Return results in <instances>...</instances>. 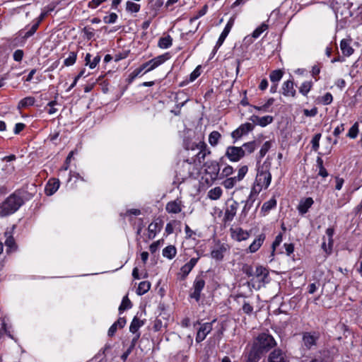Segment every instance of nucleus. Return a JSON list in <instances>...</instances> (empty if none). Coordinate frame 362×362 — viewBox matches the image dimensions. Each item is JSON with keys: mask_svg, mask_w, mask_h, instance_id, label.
<instances>
[{"mask_svg": "<svg viewBox=\"0 0 362 362\" xmlns=\"http://www.w3.org/2000/svg\"><path fill=\"white\" fill-rule=\"evenodd\" d=\"M31 197L32 195L24 189L16 190L0 205V216L4 217L15 213Z\"/></svg>", "mask_w": 362, "mask_h": 362, "instance_id": "1", "label": "nucleus"}, {"mask_svg": "<svg viewBox=\"0 0 362 362\" xmlns=\"http://www.w3.org/2000/svg\"><path fill=\"white\" fill-rule=\"evenodd\" d=\"M271 163L265 160L257 168L255 183L251 189L254 194H259L262 189H266L270 185L272 175L270 173Z\"/></svg>", "mask_w": 362, "mask_h": 362, "instance_id": "2", "label": "nucleus"}, {"mask_svg": "<svg viewBox=\"0 0 362 362\" xmlns=\"http://www.w3.org/2000/svg\"><path fill=\"white\" fill-rule=\"evenodd\" d=\"M169 58V54L165 53L144 63L139 68L135 69L130 73L129 76V82L133 81L139 75H140L141 74V71L145 70L144 74L151 71L165 62Z\"/></svg>", "mask_w": 362, "mask_h": 362, "instance_id": "3", "label": "nucleus"}, {"mask_svg": "<svg viewBox=\"0 0 362 362\" xmlns=\"http://www.w3.org/2000/svg\"><path fill=\"white\" fill-rule=\"evenodd\" d=\"M204 174L202 179L208 185H211L219 179L220 165L216 160H208L204 164Z\"/></svg>", "mask_w": 362, "mask_h": 362, "instance_id": "4", "label": "nucleus"}, {"mask_svg": "<svg viewBox=\"0 0 362 362\" xmlns=\"http://www.w3.org/2000/svg\"><path fill=\"white\" fill-rule=\"evenodd\" d=\"M269 276L268 270L262 266H257L255 270L254 276L248 282L249 286L258 290L267 282Z\"/></svg>", "mask_w": 362, "mask_h": 362, "instance_id": "5", "label": "nucleus"}, {"mask_svg": "<svg viewBox=\"0 0 362 362\" xmlns=\"http://www.w3.org/2000/svg\"><path fill=\"white\" fill-rule=\"evenodd\" d=\"M276 345L273 337L267 333H261L254 341L252 348L257 349L259 353L267 350Z\"/></svg>", "mask_w": 362, "mask_h": 362, "instance_id": "6", "label": "nucleus"}, {"mask_svg": "<svg viewBox=\"0 0 362 362\" xmlns=\"http://www.w3.org/2000/svg\"><path fill=\"white\" fill-rule=\"evenodd\" d=\"M204 287V279L203 277L197 276L193 282L192 288L189 292V297L198 303L200 300L201 293Z\"/></svg>", "mask_w": 362, "mask_h": 362, "instance_id": "7", "label": "nucleus"}, {"mask_svg": "<svg viewBox=\"0 0 362 362\" xmlns=\"http://www.w3.org/2000/svg\"><path fill=\"white\" fill-rule=\"evenodd\" d=\"M196 166L197 164L192 160H189V159H187L184 160L182 163L178 172V174L180 176L181 179L185 180L193 175L195 170H197V168Z\"/></svg>", "mask_w": 362, "mask_h": 362, "instance_id": "8", "label": "nucleus"}, {"mask_svg": "<svg viewBox=\"0 0 362 362\" xmlns=\"http://www.w3.org/2000/svg\"><path fill=\"white\" fill-rule=\"evenodd\" d=\"M194 146L199 150V152L197 153L194 158H192V160L196 164L201 165L206 157L211 154V152L204 141H199Z\"/></svg>", "mask_w": 362, "mask_h": 362, "instance_id": "9", "label": "nucleus"}, {"mask_svg": "<svg viewBox=\"0 0 362 362\" xmlns=\"http://www.w3.org/2000/svg\"><path fill=\"white\" fill-rule=\"evenodd\" d=\"M226 156L231 162H238L245 156V151L241 146H228L226 151Z\"/></svg>", "mask_w": 362, "mask_h": 362, "instance_id": "10", "label": "nucleus"}, {"mask_svg": "<svg viewBox=\"0 0 362 362\" xmlns=\"http://www.w3.org/2000/svg\"><path fill=\"white\" fill-rule=\"evenodd\" d=\"M234 23H235V17H231L227 24L226 25L223 30L222 31V33H221L217 42H216V44L214 48V50L213 52L215 53L218 49L219 47L223 45V42L225 41L226 38L227 37V36L228 35L229 33L230 32L233 25H234Z\"/></svg>", "mask_w": 362, "mask_h": 362, "instance_id": "11", "label": "nucleus"}, {"mask_svg": "<svg viewBox=\"0 0 362 362\" xmlns=\"http://www.w3.org/2000/svg\"><path fill=\"white\" fill-rule=\"evenodd\" d=\"M318 332H305L303 334V342L307 349H311L317 346V341L319 339Z\"/></svg>", "mask_w": 362, "mask_h": 362, "instance_id": "12", "label": "nucleus"}, {"mask_svg": "<svg viewBox=\"0 0 362 362\" xmlns=\"http://www.w3.org/2000/svg\"><path fill=\"white\" fill-rule=\"evenodd\" d=\"M230 237L233 240L241 242L247 240L250 236V232L243 229L240 227L230 228Z\"/></svg>", "mask_w": 362, "mask_h": 362, "instance_id": "13", "label": "nucleus"}, {"mask_svg": "<svg viewBox=\"0 0 362 362\" xmlns=\"http://www.w3.org/2000/svg\"><path fill=\"white\" fill-rule=\"evenodd\" d=\"M214 322L215 320H213L211 322H205L200 325L196 336L197 343H200L206 339V336L211 332Z\"/></svg>", "mask_w": 362, "mask_h": 362, "instance_id": "14", "label": "nucleus"}, {"mask_svg": "<svg viewBox=\"0 0 362 362\" xmlns=\"http://www.w3.org/2000/svg\"><path fill=\"white\" fill-rule=\"evenodd\" d=\"M238 206V202L235 200H232L230 203L227 204L223 216L224 222H230L234 218Z\"/></svg>", "mask_w": 362, "mask_h": 362, "instance_id": "15", "label": "nucleus"}, {"mask_svg": "<svg viewBox=\"0 0 362 362\" xmlns=\"http://www.w3.org/2000/svg\"><path fill=\"white\" fill-rule=\"evenodd\" d=\"M254 127L251 123L246 122L241 124L238 129L231 133V136L235 141L240 139L243 135L248 134L253 129Z\"/></svg>", "mask_w": 362, "mask_h": 362, "instance_id": "16", "label": "nucleus"}, {"mask_svg": "<svg viewBox=\"0 0 362 362\" xmlns=\"http://www.w3.org/2000/svg\"><path fill=\"white\" fill-rule=\"evenodd\" d=\"M281 93L285 97H296V90L294 88V82L293 79H288L283 83L281 88Z\"/></svg>", "mask_w": 362, "mask_h": 362, "instance_id": "17", "label": "nucleus"}, {"mask_svg": "<svg viewBox=\"0 0 362 362\" xmlns=\"http://www.w3.org/2000/svg\"><path fill=\"white\" fill-rule=\"evenodd\" d=\"M229 249V247L226 243H218L216 247L211 250V256L213 259L216 260H222L224 253Z\"/></svg>", "mask_w": 362, "mask_h": 362, "instance_id": "18", "label": "nucleus"}, {"mask_svg": "<svg viewBox=\"0 0 362 362\" xmlns=\"http://www.w3.org/2000/svg\"><path fill=\"white\" fill-rule=\"evenodd\" d=\"M314 204V200L312 197H305L302 198L297 206V210L298 211V214L301 216L305 215L306 213L308 212L309 209L311 208V206Z\"/></svg>", "mask_w": 362, "mask_h": 362, "instance_id": "19", "label": "nucleus"}, {"mask_svg": "<svg viewBox=\"0 0 362 362\" xmlns=\"http://www.w3.org/2000/svg\"><path fill=\"white\" fill-rule=\"evenodd\" d=\"M269 362H288L286 353L279 349L272 351L269 356Z\"/></svg>", "mask_w": 362, "mask_h": 362, "instance_id": "20", "label": "nucleus"}, {"mask_svg": "<svg viewBox=\"0 0 362 362\" xmlns=\"http://www.w3.org/2000/svg\"><path fill=\"white\" fill-rule=\"evenodd\" d=\"M351 42L352 39L350 37L343 39L340 42V48L341 52L346 57H350L354 52V49L351 45Z\"/></svg>", "mask_w": 362, "mask_h": 362, "instance_id": "21", "label": "nucleus"}, {"mask_svg": "<svg viewBox=\"0 0 362 362\" xmlns=\"http://www.w3.org/2000/svg\"><path fill=\"white\" fill-rule=\"evenodd\" d=\"M199 259V257H193L188 262L185 264L180 268V274L182 275V279H185L188 276V274L190 273V272L192 270V269L195 267V265L198 262Z\"/></svg>", "mask_w": 362, "mask_h": 362, "instance_id": "22", "label": "nucleus"}, {"mask_svg": "<svg viewBox=\"0 0 362 362\" xmlns=\"http://www.w3.org/2000/svg\"><path fill=\"white\" fill-rule=\"evenodd\" d=\"M182 209V201L178 199L169 202L165 206V210L170 214H178Z\"/></svg>", "mask_w": 362, "mask_h": 362, "instance_id": "23", "label": "nucleus"}, {"mask_svg": "<svg viewBox=\"0 0 362 362\" xmlns=\"http://www.w3.org/2000/svg\"><path fill=\"white\" fill-rule=\"evenodd\" d=\"M162 228V223L160 221H153L148 227V236L149 239H153L156 234L160 231Z\"/></svg>", "mask_w": 362, "mask_h": 362, "instance_id": "24", "label": "nucleus"}, {"mask_svg": "<svg viewBox=\"0 0 362 362\" xmlns=\"http://www.w3.org/2000/svg\"><path fill=\"white\" fill-rule=\"evenodd\" d=\"M258 194H254L252 190L250 191L248 198L245 201V206L242 210L241 216H243L244 217L247 216V213L252 207Z\"/></svg>", "mask_w": 362, "mask_h": 362, "instance_id": "25", "label": "nucleus"}, {"mask_svg": "<svg viewBox=\"0 0 362 362\" xmlns=\"http://www.w3.org/2000/svg\"><path fill=\"white\" fill-rule=\"evenodd\" d=\"M59 185L60 182L58 179H50L45 186V190L46 194L48 196L54 194L58 190Z\"/></svg>", "mask_w": 362, "mask_h": 362, "instance_id": "26", "label": "nucleus"}, {"mask_svg": "<svg viewBox=\"0 0 362 362\" xmlns=\"http://www.w3.org/2000/svg\"><path fill=\"white\" fill-rule=\"evenodd\" d=\"M265 240V235L262 233L255 238L253 242L250 245L247 251L250 253L257 252L262 245Z\"/></svg>", "mask_w": 362, "mask_h": 362, "instance_id": "27", "label": "nucleus"}, {"mask_svg": "<svg viewBox=\"0 0 362 362\" xmlns=\"http://www.w3.org/2000/svg\"><path fill=\"white\" fill-rule=\"evenodd\" d=\"M251 120L253 122H255L257 124L259 125L260 127H264L272 123L274 119L273 117L270 115H266L263 117L252 115L251 117Z\"/></svg>", "mask_w": 362, "mask_h": 362, "instance_id": "28", "label": "nucleus"}, {"mask_svg": "<svg viewBox=\"0 0 362 362\" xmlns=\"http://www.w3.org/2000/svg\"><path fill=\"white\" fill-rule=\"evenodd\" d=\"M91 57L92 56L90 53H87L85 57V62L86 66L93 69L97 66L101 58L99 54H97L95 57H94L93 59H91Z\"/></svg>", "mask_w": 362, "mask_h": 362, "instance_id": "29", "label": "nucleus"}, {"mask_svg": "<svg viewBox=\"0 0 362 362\" xmlns=\"http://www.w3.org/2000/svg\"><path fill=\"white\" fill-rule=\"evenodd\" d=\"M260 354L257 349L251 348L245 355V362H258L260 359Z\"/></svg>", "mask_w": 362, "mask_h": 362, "instance_id": "30", "label": "nucleus"}, {"mask_svg": "<svg viewBox=\"0 0 362 362\" xmlns=\"http://www.w3.org/2000/svg\"><path fill=\"white\" fill-rule=\"evenodd\" d=\"M201 69H202V66L201 65L197 66L195 68V69L190 74L189 79L182 81L180 83V86H183L185 85H187V84L195 81L201 75V73H202Z\"/></svg>", "mask_w": 362, "mask_h": 362, "instance_id": "31", "label": "nucleus"}, {"mask_svg": "<svg viewBox=\"0 0 362 362\" xmlns=\"http://www.w3.org/2000/svg\"><path fill=\"white\" fill-rule=\"evenodd\" d=\"M162 255L168 259H173L177 255V249L174 245H168L163 250Z\"/></svg>", "mask_w": 362, "mask_h": 362, "instance_id": "32", "label": "nucleus"}, {"mask_svg": "<svg viewBox=\"0 0 362 362\" xmlns=\"http://www.w3.org/2000/svg\"><path fill=\"white\" fill-rule=\"evenodd\" d=\"M221 137H222L221 134L218 131L211 132L209 135L208 140H209V144L213 147L216 146L218 144L219 141L221 139Z\"/></svg>", "mask_w": 362, "mask_h": 362, "instance_id": "33", "label": "nucleus"}, {"mask_svg": "<svg viewBox=\"0 0 362 362\" xmlns=\"http://www.w3.org/2000/svg\"><path fill=\"white\" fill-rule=\"evenodd\" d=\"M55 8V5L52 4L47 6H45L40 15L35 19L36 21H37L39 23H41V22L45 19V18L49 15L52 11H53Z\"/></svg>", "mask_w": 362, "mask_h": 362, "instance_id": "34", "label": "nucleus"}, {"mask_svg": "<svg viewBox=\"0 0 362 362\" xmlns=\"http://www.w3.org/2000/svg\"><path fill=\"white\" fill-rule=\"evenodd\" d=\"M173 45V38L170 35H167L163 37H160L158 40V45L161 49H168L171 47Z\"/></svg>", "mask_w": 362, "mask_h": 362, "instance_id": "35", "label": "nucleus"}, {"mask_svg": "<svg viewBox=\"0 0 362 362\" xmlns=\"http://www.w3.org/2000/svg\"><path fill=\"white\" fill-rule=\"evenodd\" d=\"M144 325V322L140 319L134 317L129 326V331L133 334L139 333L138 331L141 327Z\"/></svg>", "mask_w": 362, "mask_h": 362, "instance_id": "36", "label": "nucleus"}, {"mask_svg": "<svg viewBox=\"0 0 362 362\" xmlns=\"http://www.w3.org/2000/svg\"><path fill=\"white\" fill-rule=\"evenodd\" d=\"M239 182H240L235 176L227 177L222 182V185L227 189L233 188Z\"/></svg>", "mask_w": 362, "mask_h": 362, "instance_id": "37", "label": "nucleus"}, {"mask_svg": "<svg viewBox=\"0 0 362 362\" xmlns=\"http://www.w3.org/2000/svg\"><path fill=\"white\" fill-rule=\"evenodd\" d=\"M151 288V283L147 281H144L139 283L136 289V293L139 296H142L147 293Z\"/></svg>", "mask_w": 362, "mask_h": 362, "instance_id": "38", "label": "nucleus"}, {"mask_svg": "<svg viewBox=\"0 0 362 362\" xmlns=\"http://www.w3.org/2000/svg\"><path fill=\"white\" fill-rule=\"evenodd\" d=\"M223 193V190L220 187H216L208 192V197L211 200L218 199Z\"/></svg>", "mask_w": 362, "mask_h": 362, "instance_id": "39", "label": "nucleus"}, {"mask_svg": "<svg viewBox=\"0 0 362 362\" xmlns=\"http://www.w3.org/2000/svg\"><path fill=\"white\" fill-rule=\"evenodd\" d=\"M284 71L281 69H276L272 71L269 74L270 81L272 83H278L284 76Z\"/></svg>", "mask_w": 362, "mask_h": 362, "instance_id": "40", "label": "nucleus"}, {"mask_svg": "<svg viewBox=\"0 0 362 362\" xmlns=\"http://www.w3.org/2000/svg\"><path fill=\"white\" fill-rule=\"evenodd\" d=\"M313 87L312 81H304L299 87V92L304 96H307Z\"/></svg>", "mask_w": 362, "mask_h": 362, "instance_id": "41", "label": "nucleus"}, {"mask_svg": "<svg viewBox=\"0 0 362 362\" xmlns=\"http://www.w3.org/2000/svg\"><path fill=\"white\" fill-rule=\"evenodd\" d=\"M132 306V302L127 296L123 297L122 303L119 307V314H122L124 310L130 309Z\"/></svg>", "mask_w": 362, "mask_h": 362, "instance_id": "42", "label": "nucleus"}, {"mask_svg": "<svg viewBox=\"0 0 362 362\" xmlns=\"http://www.w3.org/2000/svg\"><path fill=\"white\" fill-rule=\"evenodd\" d=\"M358 132H359L358 122H356L351 126V127L349 129V132H348V133L346 134V136L350 138V139H356L357 137V136L358 134Z\"/></svg>", "mask_w": 362, "mask_h": 362, "instance_id": "43", "label": "nucleus"}, {"mask_svg": "<svg viewBox=\"0 0 362 362\" xmlns=\"http://www.w3.org/2000/svg\"><path fill=\"white\" fill-rule=\"evenodd\" d=\"M141 6L139 4L134 3L132 1H128L126 3V10L129 13H138L140 11Z\"/></svg>", "mask_w": 362, "mask_h": 362, "instance_id": "44", "label": "nucleus"}, {"mask_svg": "<svg viewBox=\"0 0 362 362\" xmlns=\"http://www.w3.org/2000/svg\"><path fill=\"white\" fill-rule=\"evenodd\" d=\"M274 99L273 98H270L262 106L255 105V106H253V107H254V109H255L256 110H258V111H261V112H269V108L270 107V106H272L274 104Z\"/></svg>", "mask_w": 362, "mask_h": 362, "instance_id": "45", "label": "nucleus"}, {"mask_svg": "<svg viewBox=\"0 0 362 362\" xmlns=\"http://www.w3.org/2000/svg\"><path fill=\"white\" fill-rule=\"evenodd\" d=\"M241 147L245 151V155L246 153L250 154L255 150L257 147V143L255 141L245 143Z\"/></svg>", "mask_w": 362, "mask_h": 362, "instance_id": "46", "label": "nucleus"}, {"mask_svg": "<svg viewBox=\"0 0 362 362\" xmlns=\"http://www.w3.org/2000/svg\"><path fill=\"white\" fill-rule=\"evenodd\" d=\"M276 206V200L274 198L270 199L269 201L264 202L262 206V211L264 212H269L271 209Z\"/></svg>", "mask_w": 362, "mask_h": 362, "instance_id": "47", "label": "nucleus"}, {"mask_svg": "<svg viewBox=\"0 0 362 362\" xmlns=\"http://www.w3.org/2000/svg\"><path fill=\"white\" fill-rule=\"evenodd\" d=\"M233 168L230 165H226L221 170V172H219V179H223L224 177L227 178L228 177L230 176L233 173Z\"/></svg>", "mask_w": 362, "mask_h": 362, "instance_id": "48", "label": "nucleus"}, {"mask_svg": "<svg viewBox=\"0 0 362 362\" xmlns=\"http://www.w3.org/2000/svg\"><path fill=\"white\" fill-rule=\"evenodd\" d=\"M77 54L75 52H71L64 61V64L66 66H72L76 61Z\"/></svg>", "mask_w": 362, "mask_h": 362, "instance_id": "49", "label": "nucleus"}, {"mask_svg": "<svg viewBox=\"0 0 362 362\" xmlns=\"http://www.w3.org/2000/svg\"><path fill=\"white\" fill-rule=\"evenodd\" d=\"M272 147V141H267L263 144L259 152V158H262L264 157V156L267 154V153L269 151V149Z\"/></svg>", "mask_w": 362, "mask_h": 362, "instance_id": "50", "label": "nucleus"}, {"mask_svg": "<svg viewBox=\"0 0 362 362\" xmlns=\"http://www.w3.org/2000/svg\"><path fill=\"white\" fill-rule=\"evenodd\" d=\"M35 98L33 97H26L22 99L19 103V107H27L34 105Z\"/></svg>", "mask_w": 362, "mask_h": 362, "instance_id": "51", "label": "nucleus"}, {"mask_svg": "<svg viewBox=\"0 0 362 362\" xmlns=\"http://www.w3.org/2000/svg\"><path fill=\"white\" fill-rule=\"evenodd\" d=\"M5 245L8 247V252L15 251L17 247L15 240L12 236H9L6 239Z\"/></svg>", "mask_w": 362, "mask_h": 362, "instance_id": "52", "label": "nucleus"}, {"mask_svg": "<svg viewBox=\"0 0 362 362\" xmlns=\"http://www.w3.org/2000/svg\"><path fill=\"white\" fill-rule=\"evenodd\" d=\"M40 23H39L37 21H35L34 23L30 26V28L25 33L24 37L28 38L33 35L35 32L37 31L39 25Z\"/></svg>", "mask_w": 362, "mask_h": 362, "instance_id": "53", "label": "nucleus"}, {"mask_svg": "<svg viewBox=\"0 0 362 362\" xmlns=\"http://www.w3.org/2000/svg\"><path fill=\"white\" fill-rule=\"evenodd\" d=\"M268 29V25L263 23L259 27H257L252 33V37L254 38L259 37L261 34Z\"/></svg>", "mask_w": 362, "mask_h": 362, "instance_id": "54", "label": "nucleus"}, {"mask_svg": "<svg viewBox=\"0 0 362 362\" xmlns=\"http://www.w3.org/2000/svg\"><path fill=\"white\" fill-rule=\"evenodd\" d=\"M321 136L322 135L320 133L316 134L311 140L312 148L315 151H317L320 148V140Z\"/></svg>", "mask_w": 362, "mask_h": 362, "instance_id": "55", "label": "nucleus"}, {"mask_svg": "<svg viewBox=\"0 0 362 362\" xmlns=\"http://www.w3.org/2000/svg\"><path fill=\"white\" fill-rule=\"evenodd\" d=\"M189 356L186 351H180L175 356V359L177 362H187Z\"/></svg>", "mask_w": 362, "mask_h": 362, "instance_id": "56", "label": "nucleus"}, {"mask_svg": "<svg viewBox=\"0 0 362 362\" xmlns=\"http://www.w3.org/2000/svg\"><path fill=\"white\" fill-rule=\"evenodd\" d=\"M118 18V16L115 13H111L108 16H105L103 18V22L107 24L115 23Z\"/></svg>", "mask_w": 362, "mask_h": 362, "instance_id": "57", "label": "nucleus"}, {"mask_svg": "<svg viewBox=\"0 0 362 362\" xmlns=\"http://www.w3.org/2000/svg\"><path fill=\"white\" fill-rule=\"evenodd\" d=\"M248 172V167L247 165L241 166L238 171V175L235 176L240 181L243 180Z\"/></svg>", "mask_w": 362, "mask_h": 362, "instance_id": "58", "label": "nucleus"}, {"mask_svg": "<svg viewBox=\"0 0 362 362\" xmlns=\"http://www.w3.org/2000/svg\"><path fill=\"white\" fill-rule=\"evenodd\" d=\"M75 153H76L75 151H71L69 153V155L67 156V157L65 160L64 165L61 168V170L66 171L69 169V165L71 163V160Z\"/></svg>", "mask_w": 362, "mask_h": 362, "instance_id": "59", "label": "nucleus"}, {"mask_svg": "<svg viewBox=\"0 0 362 362\" xmlns=\"http://www.w3.org/2000/svg\"><path fill=\"white\" fill-rule=\"evenodd\" d=\"M332 100L333 97L330 93H327L320 98V102L325 105L331 104Z\"/></svg>", "mask_w": 362, "mask_h": 362, "instance_id": "60", "label": "nucleus"}, {"mask_svg": "<svg viewBox=\"0 0 362 362\" xmlns=\"http://www.w3.org/2000/svg\"><path fill=\"white\" fill-rule=\"evenodd\" d=\"M208 11V6L207 5H204L200 10H199L196 15L191 19V21H195V20H197L198 18L202 17L203 16H204L206 12Z\"/></svg>", "mask_w": 362, "mask_h": 362, "instance_id": "61", "label": "nucleus"}, {"mask_svg": "<svg viewBox=\"0 0 362 362\" xmlns=\"http://www.w3.org/2000/svg\"><path fill=\"white\" fill-rule=\"evenodd\" d=\"M282 240H283V235L281 233H279V235H277L276 236L275 240L272 243V249H273L272 255H274V252L276 248L281 244V243L282 242Z\"/></svg>", "mask_w": 362, "mask_h": 362, "instance_id": "62", "label": "nucleus"}, {"mask_svg": "<svg viewBox=\"0 0 362 362\" xmlns=\"http://www.w3.org/2000/svg\"><path fill=\"white\" fill-rule=\"evenodd\" d=\"M242 309L243 313L247 315H251L253 312V306L246 301L244 302Z\"/></svg>", "mask_w": 362, "mask_h": 362, "instance_id": "63", "label": "nucleus"}, {"mask_svg": "<svg viewBox=\"0 0 362 362\" xmlns=\"http://www.w3.org/2000/svg\"><path fill=\"white\" fill-rule=\"evenodd\" d=\"M23 55H24V53H23V51L22 49H16L14 53H13V59L16 61V62H21L22 59H23Z\"/></svg>", "mask_w": 362, "mask_h": 362, "instance_id": "64", "label": "nucleus"}]
</instances>
